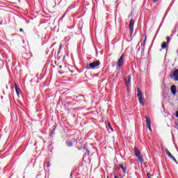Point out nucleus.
Masks as SVG:
<instances>
[{
    "label": "nucleus",
    "instance_id": "f257e3e1",
    "mask_svg": "<svg viewBox=\"0 0 178 178\" xmlns=\"http://www.w3.org/2000/svg\"><path fill=\"white\" fill-rule=\"evenodd\" d=\"M137 97L139 99V102L140 104H141V105H143V106H144L145 103H144V96H143V93L141 92V90L140 88H138V95Z\"/></svg>",
    "mask_w": 178,
    "mask_h": 178
},
{
    "label": "nucleus",
    "instance_id": "f03ea898",
    "mask_svg": "<svg viewBox=\"0 0 178 178\" xmlns=\"http://www.w3.org/2000/svg\"><path fill=\"white\" fill-rule=\"evenodd\" d=\"M124 65V54H122L120 57L118 61L117 62V66L118 67H122Z\"/></svg>",
    "mask_w": 178,
    "mask_h": 178
},
{
    "label": "nucleus",
    "instance_id": "7ed1b4c3",
    "mask_svg": "<svg viewBox=\"0 0 178 178\" xmlns=\"http://www.w3.org/2000/svg\"><path fill=\"white\" fill-rule=\"evenodd\" d=\"M99 65H101V63L99 62V60H97L90 63L89 67H90V69H95V67L99 66Z\"/></svg>",
    "mask_w": 178,
    "mask_h": 178
},
{
    "label": "nucleus",
    "instance_id": "20e7f679",
    "mask_svg": "<svg viewBox=\"0 0 178 178\" xmlns=\"http://www.w3.org/2000/svg\"><path fill=\"white\" fill-rule=\"evenodd\" d=\"M129 31L131 35L133 34V31H134V19H131L129 22Z\"/></svg>",
    "mask_w": 178,
    "mask_h": 178
},
{
    "label": "nucleus",
    "instance_id": "39448f33",
    "mask_svg": "<svg viewBox=\"0 0 178 178\" xmlns=\"http://www.w3.org/2000/svg\"><path fill=\"white\" fill-rule=\"evenodd\" d=\"M170 77L175 80V81H178V70H175Z\"/></svg>",
    "mask_w": 178,
    "mask_h": 178
},
{
    "label": "nucleus",
    "instance_id": "423d86ee",
    "mask_svg": "<svg viewBox=\"0 0 178 178\" xmlns=\"http://www.w3.org/2000/svg\"><path fill=\"white\" fill-rule=\"evenodd\" d=\"M146 118V124H147V128L149 129V131H152L151 129V119L149 117L145 116Z\"/></svg>",
    "mask_w": 178,
    "mask_h": 178
},
{
    "label": "nucleus",
    "instance_id": "0eeeda50",
    "mask_svg": "<svg viewBox=\"0 0 178 178\" xmlns=\"http://www.w3.org/2000/svg\"><path fill=\"white\" fill-rule=\"evenodd\" d=\"M165 154L169 156V158L172 159V161H174V162H175V163H177V160H176L175 156H173V155H172V154L170 153V152H169V150L166 149Z\"/></svg>",
    "mask_w": 178,
    "mask_h": 178
},
{
    "label": "nucleus",
    "instance_id": "6e6552de",
    "mask_svg": "<svg viewBox=\"0 0 178 178\" xmlns=\"http://www.w3.org/2000/svg\"><path fill=\"white\" fill-rule=\"evenodd\" d=\"M124 81H125L127 87H129V86L130 85V83L131 81V75H129L128 79H124Z\"/></svg>",
    "mask_w": 178,
    "mask_h": 178
},
{
    "label": "nucleus",
    "instance_id": "1a4fd4ad",
    "mask_svg": "<svg viewBox=\"0 0 178 178\" xmlns=\"http://www.w3.org/2000/svg\"><path fill=\"white\" fill-rule=\"evenodd\" d=\"M134 152H135V156H136V158L138 156H140L141 155V152H140V150H138V149L137 147H134Z\"/></svg>",
    "mask_w": 178,
    "mask_h": 178
},
{
    "label": "nucleus",
    "instance_id": "9d476101",
    "mask_svg": "<svg viewBox=\"0 0 178 178\" xmlns=\"http://www.w3.org/2000/svg\"><path fill=\"white\" fill-rule=\"evenodd\" d=\"M171 92H172V94H173L174 95H176V92H177V91H176V86L172 85V86H171Z\"/></svg>",
    "mask_w": 178,
    "mask_h": 178
},
{
    "label": "nucleus",
    "instance_id": "9b49d317",
    "mask_svg": "<svg viewBox=\"0 0 178 178\" xmlns=\"http://www.w3.org/2000/svg\"><path fill=\"white\" fill-rule=\"evenodd\" d=\"M119 167L122 169V172L124 173H126L127 170V168H126V167L123 166L122 164H120L119 165Z\"/></svg>",
    "mask_w": 178,
    "mask_h": 178
},
{
    "label": "nucleus",
    "instance_id": "f8f14e48",
    "mask_svg": "<svg viewBox=\"0 0 178 178\" xmlns=\"http://www.w3.org/2000/svg\"><path fill=\"white\" fill-rule=\"evenodd\" d=\"M15 92L17 95L19 96V91H20V88L19 86H17V83H15Z\"/></svg>",
    "mask_w": 178,
    "mask_h": 178
},
{
    "label": "nucleus",
    "instance_id": "ddd939ff",
    "mask_svg": "<svg viewBox=\"0 0 178 178\" xmlns=\"http://www.w3.org/2000/svg\"><path fill=\"white\" fill-rule=\"evenodd\" d=\"M167 47H168V43H166V42H163V44H161L162 49H165Z\"/></svg>",
    "mask_w": 178,
    "mask_h": 178
},
{
    "label": "nucleus",
    "instance_id": "4468645a",
    "mask_svg": "<svg viewBox=\"0 0 178 178\" xmlns=\"http://www.w3.org/2000/svg\"><path fill=\"white\" fill-rule=\"evenodd\" d=\"M139 162H140V163H143L144 162V158H143V156L140 155L139 156L137 157Z\"/></svg>",
    "mask_w": 178,
    "mask_h": 178
},
{
    "label": "nucleus",
    "instance_id": "2eb2a0df",
    "mask_svg": "<svg viewBox=\"0 0 178 178\" xmlns=\"http://www.w3.org/2000/svg\"><path fill=\"white\" fill-rule=\"evenodd\" d=\"M67 147H73V143L70 142V141H67L65 143Z\"/></svg>",
    "mask_w": 178,
    "mask_h": 178
},
{
    "label": "nucleus",
    "instance_id": "dca6fc26",
    "mask_svg": "<svg viewBox=\"0 0 178 178\" xmlns=\"http://www.w3.org/2000/svg\"><path fill=\"white\" fill-rule=\"evenodd\" d=\"M166 40H167V44H169V42H170V38L168 36L166 37Z\"/></svg>",
    "mask_w": 178,
    "mask_h": 178
},
{
    "label": "nucleus",
    "instance_id": "f3484780",
    "mask_svg": "<svg viewBox=\"0 0 178 178\" xmlns=\"http://www.w3.org/2000/svg\"><path fill=\"white\" fill-rule=\"evenodd\" d=\"M147 177H152V175L149 174V172H147Z\"/></svg>",
    "mask_w": 178,
    "mask_h": 178
},
{
    "label": "nucleus",
    "instance_id": "a211bd4d",
    "mask_svg": "<svg viewBox=\"0 0 178 178\" xmlns=\"http://www.w3.org/2000/svg\"><path fill=\"white\" fill-rule=\"evenodd\" d=\"M108 127L111 129V131H113V129L112 128V127H111V124H108Z\"/></svg>",
    "mask_w": 178,
    "mask_h": 178
},
{
    "label": "nucleus",
    "instance_id": "6ab92c4d",
    "mask_svg": "<svg viewBox=\"0 0 178 178\" xmlns=\"http://www.w3.org/2000/svg\"><path fill=\"white\" fill-rule=\"evenodd\" d=\"M19 31L24 32V31L23 30V29H19Z\"/></svg>",
    "mask_w": 178,
    "mask_h": 178
},
{
    "label": "nucleus",
    "instance_id": "aec40b11",
    "mask_svg": "<svg viewBox=\"0 0 178 178\" xmlns=\"http://www.w3.org/2000/svg\"><path fill=\"white\" fill-rule=\"evenodd\" d=\"M153 2H157L158 0H152Z\"/></svg>",
    "mask_w": 178,
    "mask_h": 178
},
{
    "label": "nucleus",
    "instance_id": "412c9836",
    "mask_svg": "<svg viewBox=\"0 0 178 178\" xmlns=\"http://www.w3.org/2000/svg\"><path fill=\"white\" fill-rule=\"evenodd\" d=\"M114 178H119V177H118V176H116V175H115V176L114 177Z\"/></svg>",
    "mask_w": 178,
    "mask_h": 178
},
{
    "label": "nucleus",
    "instance_id": "4be33fe9",
    "mask_svg": "<svg viewBox=\"0 0 178 178\" xmlns=\"http://www.w3.org/2000/svg\"><path fill=\"white\" fill-rule=\"evenodd\" d=\"M146 40H147V37H145V42L146 41Z\"/></svg>",
    "mask_w": 178,
    "mask_h": 178
},
{
    "label": "nucleus",
    "instance_id": "5701e85b",
    "mask_svg": "<svg viewBox=\"0 0 178 178\" xmlns=\"http://www.w3.org/2000/svg\"><path fill=\"white\" fill-rule=\"evenodd\" d=\"M60 48H62V45L60 46Z\"/></svg>",
    "mask_w": 178,
    "mask_h": 178
},
{
    "label": "nucleus",
    "instance_id": "b1692460",
    "mask_svg": "<svg viewBox=\"0 0 178 178\" xmlns=\"http://www.w3.org/2000/svg\"><path fill=\"white\" fill-rule=\"evenodd\" d=\"M88 154H90V152L88 150Z\"/></svg>",
    "mask_w": 178,
    "mask_h": 178
},
{
    "label": "nucleus",
    "instance_id": "393cba45",
    "mask_svg": "<svg viewBox=\"0 0 178 178\" xmlns=\"http://www.w3.org/2000/svg\"><path fill=\"white\" fill-rule=\"evenodd\" d=\"M59 67H62V65H60Z\"/></svg>",
    "mask_w": 178,
    "mask_h": 178
},
{
    "label": "nucleus",
    "instance_id": "a878e982",
    "mask_svg": "<svg viewBox=\"0 0 178 178\" xmlns=\"http://www.w3.org/2000/svg\"><path fill=\"white\" fill-rule=\"evenodd\" d=\"M157 178H159V177H157Z\"/></svg>",
    "mask_w": 178,
    "mask_h": 178
}]
</instances>
